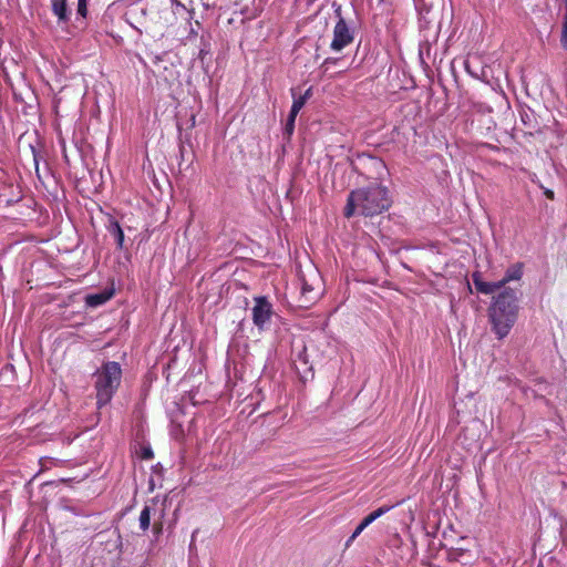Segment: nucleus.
<instances>
[{
    "label": "nucleus",
    "mask_w": 567,
    "mask_h": 567,
    "mask_svg": "<svg viewBox=\"0 0 567 567\" xmlns=\"http://www.w3.org/2000/svg\"><path fill=\"white\" fill-rule=\"evenodd\" d=\"M392 205L390 190L380 183H370L352 189L344 206V217L351 218L355 214L364 217H374L386 212Z\"/></svg>",
    "instance_id": "nucleus-1"
},
{
    "label": "nucleus",
    "mask_w": 567,
    "mask_h": 567,
    "mask_svg": "<svg viewBox=\"0 0 567 567\" xmlns=\"http://www.w3.org/2000/svg\"><path fill=\"white\" fill-rule=\"evenodd\" d=\"M520 292L502 289L493 297L487 310L491 329L498 340L506 338L518 319Z\"/></svg>",
    "instance_id": "nucleus-2"
},
{
    "label": "nucleus",
    "mask_w": 567,
    "mask_h": 567,
    "mask_svg": "<svg viewBox=\"0 0 567 567\" xmlns=\"http://www.w3.org/2000/svg\"><path fill=\"white\" fill-rule=\"evenodd\" d=\"M122 367L116 361H105L93 373L97 409L111 403L122 382Z\"/></svg>",
    "instance_id": "nucleus-3"
},
{
    "label": "nucleus",
    "mask_w": 567,
    "mask_h": 567,
    "mask_svg": "<svg viewBox=\"0 0 567 567\" xmlns=\"http://www.w3.org/2000/svg\"><path fill=\"white\" fill-rule=\"evenodd\" d=\"M524 274V264L516 262L511 265L504 274V277L498 281H485L483 280L480 272H474L472 275V281L475 286V289L483 295H492L497 290H502L506 288V284L511 281H518L522 279Z\"/></svg>",
    "instance_id": "nucleus-4"
},
{
    "label": "nucleus",
    "mask_w": 567,
    "mask_h": 567,
    "mask_svg": "<svg viewBox=\"0 0 567 567\" xmlns=\"http://www.w3.org/2000/svg\"><path fill=\"white\" fill-rule=\"evenodd\" d=\"M336 16L338 17V21L333 28V38L330 43V49L333 52H340L346 47L351 44L354 40L355 31L351 28L344 18L341 16V7L334 10Z\"/></svg>",
    "instance_id": "nucleus-5"
},
{
    "label": "nucleus",
    "mask_w": 567,
    "mask_h": 567,
    "mask_svg": "<svg viewBox=\"0 0 567 567\" xmlns=\"http://www.w3.org/2000/svg\"><path fill=\"white\" fill-rule=\"evenodd\" d=\"M254 301L255 305L251 308L252 322L259 330H264L271 320L274 306L266 296H257Z\"/></svg>",
    "instance_id": "nucleus-6"
},
{
    "label": "nucleus",
    "mask_w": 567,
    "mask_h": 567,
    "mask_svg": "<svg viewBox=\"0 0 567 567\" xmlns=\"http://www.w3.org/2000/svg\"><path fill=\"white\" fill-rule=\"evenodd\" d=\"M52 14L56 18L60 27L69 24L71 21L72 10L66 0H50Z\"/></svg>",
    "instance_id": "nucleus-7"
},
{
    "label": "nucleus",
    "mask_w": 567,
    "mask_h": 567,
    "mask_svg": "<svg viewBox=\"0 0 567 567\" xmlns=\"http://www.w3.org/2000/svg\"><path fill=\"white\" fill-rule=\"evenodd\" d=\"M295 369L300 378V381L305 384L308 381L313 379V370L309 364L308 355L306 353V349L300 351L297 355V359L293 362Z\"/></svg>",
    "instance_id": "nucleus-8"
},
{
    "label": "nucleus",
    "mask_w": 567,
    "mask_h": 567,
    "mask_svg": "<svg viewBox=\"0 0 567 567\" xmlns=\"http://www.w3.org/2000/svg\"><path fill=\"white\" fill-rule=\"evenodd\" d=\"M402 502H398L395 504L391 505H383L375 511L371 512L369 515H367L360 524L354 529V537H358L369 525H371L374 520L380 518L381 516L389 513L391 509H393L395 506L400 505Z\"/></svg>",
    "instance_id": "nucleus-9"
},
{
    "label": "nucleus",
    "mask_w": 567,
    "mask_h": 567,
    "mask_svg": "<svg viewBox=\"0 0 567 567\" xmlns=\"http://www.w3.org/2000/svg\"><path fill=\"white\" fill-rule=\"evenodd\" d=\"M105 227L107 233L114 237L116 248L122 250L124 248L125 236L120 223L111 216Z\"/></svg>",
    "instance_id": "nucleus-10"
},
{
    "label": "nucleus",
    "mask_w": 567,
    "mask_h": 567,
    "mask_svg": "<svg viewBox=\"0 0 567 567\" xmlns=\"http://www.w3.org/2000/svg\"><path fill=\"white\" fill-rule=\"evenodd\" d=\"M114 295V290H103L97 293H90L85 297V305L90 308H96L107 302Z\"/></svg>",
    "instance_id": "nucleus-11"
},
{
    "label": "nucleus",
    "mask_w": 567,
    "mask_h": 567,
    "mask_svg": "<svg viewBox=\"0 0 567 567\" xmlns=\"http://www.w3.org/2000/svg\"><path fill=\"white\" fill-rule=\"evenodd\" d=\"M210 54V43L204 39V37L200 38V48L199 52L197 54V60L199 61L203 70L207 73L209 70V63L207 61V56Z\"/></svg>",
    "instance_id": "nucleus-12"
},
{
    "label": "nucleus",
    "mask_w": 567,
    "mask_h": 567,
    "mask_svg": "<svg viewBox=\"0 0 567 567\" xmlns=\"http://www.w3.org/2000/svg\"><path fill=\"white\" fill-rule=\"evenodd\" d=\"M13 186L11 184H7L6 182H0V206H11L17 203L19 197L8 196L6 194L7 190L12 189Z\"/></svg>",
    "instance_id": "nucleus-13"
},
{
    "label": "nucleus",
    "mask_w": 567,
    "mask_h": 567,
    "mask_svg": "<svg viewBox=\"0 0 567 567\" xmlns=\"http://www.w3.org/2000/svg\"><path fill=\"white\" fill-rule=\"evenodd\" d=\"M138 522H140V528L143 532H146L150 528V525H151V507L150 506L145 505L142 508V511L140 513Z\"/></svg>",
    "instance_id": "nucleus-14"
},
{
    "label": "nucleus",
    "mask_w": 567,
    "mask_h": 567,
    "mask_svg": "<svg viewBox=\"0 0 567 567\" xmlns=\"http://www.w3.org/2000/svg\"><path fill=\"white\" fill-rule=\"evenodd\" d=\"M291 92V95H292V105H291V109H290V113H292V115H298V113L300 112V110L305 106V104L307 103L305 101V97H301L300 95L297 96L296 95V89H291L290 90Z\"/></svg>",
    "instance_id": "nucleus-15"
},
{
    "label": "nucleus",
    "mask_w": 567,
    "mask_h": 567,
    "mask_svg": "<svg viewBox=\"0 0 567 567\" xmlns=\"http://www.w3.org/2000/svg\"><path fill=\"white\" fill-rule=\"evenodd\" d=\"M297 115H292V113L289 112L286 124H285V134L290 137L293 134L295 131V123H296Z\"/></svg>",
    "instance_id": "nucleus-16"
},
{
    "label": "nucleus",
    "mask_w": 567,
    "mask_h": 567,
    "mask_svg": "<svg viewBox=\"0 0 567 567\" xmlns=\"http://www.w3.org/2000/svg\"><path fill=\"white\" fill-rule=\"evenodd\" d=\"M87 4L89 1L86 0H78V7H76V16L78 18L85 19L87 17Z\"/></svg>",
    "instance_id": "nucleus-17"
},
{
    "label": "nucleus",
    "mask_w": 567,
    "mask_h": 567,
    "mask_svg": "<svg viewBox=\"0 0 567 567\" xmlns=\"http://www.w3.org/2000/svg\"><path fill=\"white\" fill-rule=\"evenodd\" d=\"M341 61L340 58H326L323 62L320 65V69L323 70V72H327L330 68V65H337Z\"/></svg>",
    "instance_id": "nucleus-18"
},
{
    "label": "nucleus",
    "mask_w": 567,
    "mask_h": 567,
    "mask_svg": "<svg viewBox=\"0 0 567 567\" xmlns=\"http://www.w3.org/2000/svg\"><path fill=\"white\" fill-rule=\"evenodd\" d=\"M561 45L565 50H567V25H563L561 30Z\"/></svg>",
    "instance_id": "nucleus-19"
},
{
    "label": "nucleus",
    "mask_w": 567,
    "mask_h": 567,
    "mask_svg": "<svg viewBox=\"0 0 567 567\" xmlns=\"http://www.w3.org/2000/svg\"><path fill=\"white\" fill-rule=\"evenodd\" d=\"M529 179L533 184H535L537 187L539 188H544V185L542 184V182L539 181L538 176L535 174V173H532L529 175Z\"/></svg>",
    "instance_id": "nucleus-20"
},
{
    "label": "nucleus",
    "mask_w": 567,
    "mask_h": 567,
    "mask_svg": "<svg viewBox=\"0 0 567 567\" xmlns=\"http://www.w3.org/2000/svg\"><path fill=\"white\" fill-rule=\"evenodd\" d=\"M142 457L144 460H151L153 457V451L151 447H144L142 450Z\"/></svg>",
    "instance_id": "nucleus-21"
},
{
    "label": "nucleus",
    "mask_w": 567,
    "mask_h": 567,
    "mask_svg": "<svg viewBox=\"0 0 567 567\" xmlns=\"http://www.w3.org/2000/svg\"><path fill=\"white\" fill-rule=\"evenodd\" d=\"M540 189L543 190L544 195H545L548 199H550V200H554V199H555V194H554V192H553L551 189H549V188H547V187H545V186H544V188H540Z\"/></svg>",
    "instance_id": "nucleus-22"
},
{
    "label": "nucleus",
    "mask_w": 567,
    "mask_h": 567,
    "mask_svg": "<svg viewBox=\"0 0 567 567\" xmlns=\"http://www.w3.org/2000/svg\"><path fill=\"white\" fill-rule=\"evenodd\" d=\"M312 95V87H308L303 94H301V97H305V101L307 102Z\"/></svg>",
    "instance_id": "nucleus-23"
},
{
    "label": "nucleus",
    "mask_w": 567,
    "mask_h": 567,
    "mask_svg": "<svg viewBox=\"0 0 567 567\" xmlns=\"http://www.w3.org/2000/svg\"><path fill=\"white\" fill-rule=\"evenodd\" d=\"M32 153H33V159H34V165H35V172L38 174L39 173V161H38V154L34 150V147H32Z\"/></svg>",
    "instance_id": "nucleus-24"
},
{
    "label": "nucleus",
    "mask_w": 567,
    "mask_h": 567,
    "mask_svg": "<svg viewBox=\"0 0 567 567\" xmlns=\"http://www.w3.org/2000/svg\"><path fill=\"white\" fill-rule=\"evenodd\" d=\"M172 4H173L176 9H178V8H182V9H184V10L186 9V8H185V6H184L181 1H178V0H172Z\"/></svg>",
    "instance_id": "nucleus-25"
},
{
    "label": "nucleus",
    "mask_w": 567,
    "mask_h": 567,
    "mask_svg": "<svg viewBox=\"0 0 567 567\" xmlns=\"http://www.w3.org/2000/svg\"><path fill=\"white\" fill-rule=\"evenodd\" d=\"M357 537H354V530L352 532L351 536L347 539L346 542V546H350V544Z\"/></svg>",
    "instance_id": "nucleus-26"
},
{
    "label": "nucleus",
    "mask_w": 567,
    "mask_h": 567,
    "mask_svg": "<svg viewBox=\"0 0 567 567\" xmlns=\"http://www.w3.org/2000/svg\"><path fill=\"white\" fill-rule=\"evenodd\" d=\"M184 152H185V147L183 145L179 146V156H181V159H184Z\"/></svg>",
    "instance_id": "nucleus-27"
},
{
    "label": "nucleus",
    "mask_w": 567,
    "mask_h": 567,
    "mask_svg": "<svg viewBox=\"0 0 567 567\" xmlns=\"http://www.w3.org/2000/svg\"><path fill=\"white\" fill-rule=\"evenodd\" d=\"M563 25H567V0H566V11H565V14H564Z\"/></svg>",
    "instance_id": "nucleus-28"
},
{
    "label": "nucleus",
    "mask_w": 567,
    "mask_h": 567,
    "mask_svg": "<svg viewBox=\"0 0 567 567\" xmlns=\"http://www.w3.org/2000/svg\"><path fill=\"white\" fill-rule=\"evenodd\" d=\"M197 533H198V529H195V530L193 532V534H192V543L194 542L195 536H196V534H197Z\"/></svg>",
    "instance_id": "nucleus-29"
}]
</instances>
